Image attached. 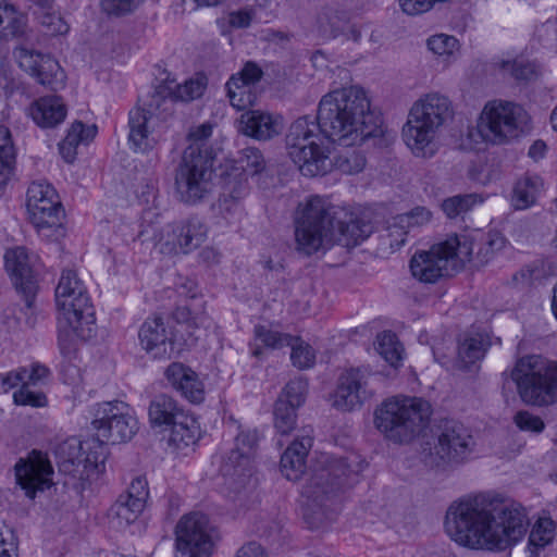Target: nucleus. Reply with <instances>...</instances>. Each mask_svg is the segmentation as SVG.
Returning a JSON list of instances; mask_svg holds the SVG:
<instances>
[{"label": "nucleus", "instance_id": "1", "mask_svg": "<svg viewBox=\"0 0 557 557\" xmlns=\"http://www.w3.org/2000/svg\"><path fill=\"white\" fill-rule=\"evenodd\" d=\"M524 508L515 502L480 496L451 504L445 529L458 545L488 550H505L527 534Z\"/></svg>", "mask_w": 557, "mask_h": 557}, {"label": "nucleus", "instance_id": "2", "mask_svg": "<svg viewBox=\"0 0 557 557\" xmlns=\"http://www.w3.org/2000/svg\"><path fill=\"white\" fill-rule=\"evenodd\" d=\"M97 441L67 445L66 456L59 463L65 474L81 481V487L98 480L106 470L104 443H124L136 434L138 425L131 407L120 400L98 404L91 422Z\"/></svg>", "mask_w": 557, "mask_h": 557}, {"label": "nucleus", "instance_id": "3", "mask_svg": "<svg viewBox=\"0 0 557 557\" xmlns=\"http://www.w3.org/2000/svg\"><path fill=\"white\" fill-rule=\"evenodd\" d=\"M372 232L373 226L369 222L319 196L300 203L295 218L296 248L307 256L334 244L351 249Z\"/></svg>", "mask_w": 557, "mask_h": 557}, {"label": "nucleus", "instance_id": "4", "mask_svg": "<svg viewBox=\"0 0 557 557\" xmlns=\"http://www.w3.org/2000/svg\"><path fill=\"white\" fill-rule=\"evenodd\" d=\"M315 120L329 140L345 147L359 145L381 134V120L371 111L368 95L359 86L324 95Z\"/></svg>", "mask_w": 557, "mask_h": 557}, {"label": "nucleus", "instance_id": "5", "mask_svg": "<svg viewBox=\"0 0 557 557\" xmlns=\"http://www.w3.org/2000/svg\"><path fill=\"white\" fill-rule=\"evenodd\" d=\"M325 467L315 471L301 491L304 517L310 528H319L332 519L339 504V494L357 482L364 463L356 455L327 458Z\"/></svg>", "mask_w": 557, "mask_h": 557}, {"label": "nucleus", "instance_id": "6", "mask_svg": "<svg viewBox=\"0 0 557 557\" xmlns=\"http://www.w3.org/2000/svg\"><path fill=\"white\" fill-rule=\"evenodd\" d=\"M54 297L59 348L71 360L77 350L76 339L87 341L95 335L94 308L83 281H59Z\"/></svg>", "mask_w": 557, "mask_h": 557}, {"label": "nucleus", "instance_id": "7", "mask_svg": "<svg viewBox=\"0 0 557 557\" xmlns=\"http://www.w3.org/2000/svg\"><path fill=\"white\" fill-rule=\"evenodd\" d=\"M453 115L451 101L444 95L431 92L418 99L403 126V139L411 153L423 159L435 156L438 133Z\"/></svg>", "mask_w": 557, "mask_h": 557}, {"label": "nucleus", "instance_id": "8", "mask_svg": "<svg viewBox=\"0 0 557 557\" xmlns=\"http://www.w3.org/2000/svg\"><path fill=\"white\" fill-rule=\"evenodd\" d=\"M432 406L420 397L394 396L374 411L375 428L396 444H409L428 428Z\"/></svg>", "mask_w": 557, "mask_h": 557}, {"label": "nucleus", "instance_id": "9", "mask_svg": "<svg viewBox=\"0 0 557 557\" xmlns=\"http://www.w3.org/2000/svg\"><path fill=\"white\" fill-rule=\"evenodd\" d=\"M330 141L315 119L301 116L289 127L286 146L289 158L302 175L326 174L332 168Z\"/></svg>", "mask_w": 557, "mask_h": 557}, {"label": "nucleus", "instance_id": "10", "mask_svg": "<svg viewBox=\"0 0 557 557\" xmlns=\"http://www.w3.org/2000/svg\"><path fill=\"white\" fill-rule=\"evenodd\" d=\"M510 376L525 405L546 407L557 403V361L542 355L523 356Z\"/></svg>", "mask_w": 557, "mask_h": 557}, {"label": "nucleus", "instance_id": "11", "mask_svg": "<svg viewBox=\"0 0 557 557\" xmlns=\"http://www.w3.org/2000/svg\"><path fill=\"white\" fill-rule=\"evenodd\" d=\"M213 156L209 149L188 146L175 171V193L180 201L197 205L213 189Z\"/></svg>", "mask_w": 557, "mask_h": 557}, {"label": "nucleus", "instance_id": "12", "mask_svg": "<svg viewBox=\"0 0 557 557\" xmlns=\"http://www.w3.org/2000/svg\"><path fill=\"white\" fill-rule=\"evenodd\" d=\"M525 119L527 113L520 106L492 100L484 106L469 137L476 143L481 139L486 144L505 145L519 136Z\"/></svg>", "mask_w": 557, "mask_h": 557}, {"label": "nucleus", "instance_id": "13", "mask_svg": "<svg viewBox=\"0 0 557 557\" xmlns=\"http://www.w3.org/2000/svg\"><path fill=\"white\" fill-rule=\"evenodd\" d=\"M209 228L198 216H188L166 224L158 234L152 225L145 226L138 233V238L144 243L149 239L163 255H187L199 248L208 237Z\"/></svg>", "mask_w": 557, "mask_h": 557}, {"label": "nucleus", "instance_id": "14", "mask_svg": "<svg viewBox=\"0 0 557 557\" xmlns=\"http://www.w3.org/2000/svg\"><path fill=\"white\" fill-rule=\"evenodd\" d=\"M175 99L171 85H161L151 95L145 107L129 112L128 140L135 152H146L156 144L151 136L156 121L165 120L172 114Z\"/></svg>", "mask_w": 557, "mask_h": 557}, {"label": "nucleus", "instance_id": "15", "mask_svg": "<svg viewBox=\"0 0 557 557\" xmlns=\"http://www.w3.org/2000/svg\"><path fill=\"white\" fill-rule=\"evenodd\" d=\"M28 218L38 234L46 238L63 235L64 210L57 190L46 182H33L26 194Z\"/></svg>", "mask_w": 557, "mask_h": 557}, {"label": "nucleus", "instance_id": "16", "mask_svg": "<svg viewBox=\"0 0 557 557\" xmlns=\"http://www.w3.org/2000/svg\"><path fill=\"white\" fill-rule=\"evenodd\" d=\"M257 443L256 431H242L233 447L221 455L220 472L230 492L238 494L251 484Z\"/></svg>", "mask_w": 557, "mask_h": 557}, {"label": "nucleus", "instance_id": "17", "mask_svg": "<svg viewBox=\"0 0 557 557\" xmlns=\"http://www.w3.org/2000/svg\"><path fill=\"white\" fill-rule=\"evenodd\" d=\"M473 447V437L461 422L444 420L437 425L436 443L428 453L424 450L423 460L430 467L462 462L472 454Z\"/></svg>", "mask_w": 557, "mask_h": 557}, {"label": "nucleus", "instance_id": "18", "mask_svg": "<svg viewBox=\"0 0 557 557\" xmlns=\"http://www.w3.org/2000/svg\"><path fill=\"white\" fill-rule=\"evenodd\" d=\"M212 528L201 512L184 515L175 527V557H210L213 549Z\"/></svg>", "mask_w": 557, "mask_h": 557}, {"label": "nucleus", "instance_id": "19", "mask_svg": "<svg viewBox=\"0 0 557 557\" xmlns=\"http://www.w3.org/2000/svg\"><path fill=\"white\" fill-rule=\"evenodd\" d=\"M372 376L373 372L367 366L346 369L338 377L333 406L342 411H351L360 407L373 395L370 386Z\"/></svg>", "mask_w": 557, "mask_h": 557}, {"label": "nucleus", "instance_id": "20", "mask_svg": "<svg viewBox=\"0 0 557 557\" xmlns=\"http://www.w3.org/2000/svg\"><path fill=\"white\" fill-rule=\"evenodd\" d=\"M14 469L17 484L29 498H34L38 491H45L52 484V466L40 451L34 450L27 459H21Z\"/></svg>", "mask_w": 557, "mask_h": 557}, {"label": "nucleus", "instance_id": "21", "mask_svg": "<svg viewBox=\"0 0 557 557\" xmlns=\"http://www.w3.org/2000/svg\"><path fill=\"white\" fill-rule=\"evenodd\" d=\"M414 278H445L459 273L460 264L447 258L441 244L430 250L416 252L409 263Z\"/></svg>", "mask_w": 557, "mask_h": 557}, {"label": "nucleus", "instance_id": "22", "mask_svg": "<svg viewBox=\"0 0 557 557\" xmlns=\"http://www.w3.org/2000/svg\"><path fill=\"white\" fill-rule=\"evenodd\" d=\"M262 75L260 66L248 61L240 72L231 76L226 83V89L230 102L234 108L244 110L253 104L256 95L252 92V87L261 79Z\"/></svg>", "mask_w": 557, "mask_h": 557}, {"label": "nucleus", "instance_id": "23", "mask_svg": "<svg viewBox=\"0 0 557 557\" xmlns=\"http://www.w3.org/2000/svg\"><path fill=\"white\" fill-rule=\"evenodd\" d=\"M164 375L171 387L191 404H201L205 400V384L190 367L172 362L165 369Z\"/></svg>", "mask_w": 557, "mask_h": 557}, {"label": "nucleus", "instance_id": "24", "mask_svg": "<svg viewBox=\"0 0 557 557\" xmlns=\"http://www.w3.org/2000/svg\"><path fill=\"white\" fill-rule=\"evenodd\" d=\"M432 212L425 207H414L410 211L399 214L388 225V233L382 239L392 251L398 250L406 243V235L411 231L428 225L432 220Z\"/></svg>", "mask_w": 557, "mask_h": 557}, {"label": "nucleus", "instance_id": "25", "mask_svg": "<svg viewBox=\"0 0 557 557\" xmlns=\"http://www.w3.org/2000/svg\"><path fill=\"white\" fill-rule=\"evenodd\" d=\"M490 343L481 333H467L458 341L457 356L453 368L462 373L475 372L484 358Z\"/></svg>", "mask_w": 557, "mask_h": 557}, {"label": "nucleus", "instance_id": "26", "mask_svg": "<svg viewBox=\"0 0 557 557\" xmlns=\"http://www.w3.org/2000/svg\"><path fill=\"white\" fill-rule=\"evenodd\" d=\"M311 430H302L281 457V472L290 481L301 478L306 469V458L312 446Z\"/></svg>", "mask_w": 557, "mask_h": 557}, {"label": "nucleus", "instance_id": "27", "mask_svg": "<svg viewBox=\"0 0 557 557\" xmlns=\"http://www.w3.org/2000/svg\"><path fill=\"white\" fill-rule=\"evenodd\" d=\"M139 341L153 358H165L173 350V342L162 318L147 319L139 330Z\"/></svg>", "mask_w": 557, "mask_h": 557}, {"label": "nucleus", "instance_id": "28", "mask_svg": "<svg viewBox=\"0 0 557 557\" xmlns=\"http://www.w3.org/2000/svg\"><path fill=\"white\" fill-rule=\"evenodd\" d=\"M223 194L218 203L219 213L227 222L238 220L243 214L242 199L247 195V186L243 178L222 175Z\"/></svg>", "mask_w": 557, "mask_h": 557}, {"label": "nucleus", "instance_id": "29", "mask_svg": "<svg viewBox=\"0 0 557 557\" xmlns=\"http://www.w3.org/2000/svg\"><path fill=\"white\" fill-rule=\"evenodd\" d=\"M186 414L184 408L173 397L160 394L153 397L148 407V418L152 428L171 429Z\"/></svg>", "mask_w": 557, "mask_h": 557}, {"label": "nucleus", "instance_id": "30", "mask_svg": "<svg viewBox=\"0 0 557 557\" xmlns=\"http://www.w3.org/2000/svg\"><path fill=\"white\" fill-rule=\"evenodd\" d=\"M33 121L42 128H52L66 116V107L58 96H45L35 100L28 108Z\"/></svg>", "mask_w": 557, "mask_h": 557}, {"label": "nucleus", "instance_id": "31", "mask_svg": "<svg viewBox=\"0 0 557 557\" xmlns=\"http://www.w3.org/2000/svg\"><path fill=\"white\" fill-rule=\"evenodd\" d=\"M30 36L28 17L8 0H0V37L3 39H24Z\"/></svg>", "mask_w": 557, "mask_h": 557}, {"label": "nucleus", "instance_id": "32", "mask_svg": "<svg viewBox=\"0 0 557 557\" xmlns=\"http://www.w3.org/2000/svg\"><path fill=\"white\" fill-rule=\"evenodd\" d=\"M319 26L325 36L344 41L359 42L362 37V25L351 22L344 13L331 12L320 16Z\"/></svg>", "mask_w": 557, "mask_h": 557}, {"label": "nucleus", "instance_id": "33", "mask_svg": "<svg viewBox=\"0 0 557 557\" xmlns=\"http://www.w3.org/2000/svg\"><path fill=\"white\" fill-rule=\"evenodd\" d=\"M282 129L280 119L261 111H248L240 116V131L259 140H267Z\"/></svg>", "mask_w": 557, "mask_h": 557}, {"label": "nucleus", "instance_id": "34", "mask_svg": "<svg viewBox=\"0 0 557 557\" xmlns=\"http://www.w3.org/2000/svg\"><path fill=\"white\" fill-rule=\"evenodd\" d=\"M267 168L262 152L255 147H247L238 152L235 160L228 161L222 175H232L244 180L247 186V176L263 172Z\"/></svg>", "mask_w": 557, "mask_h": 557}, {"label": "nucleus", "instance_id": "35", "mask_svg": "<svg viewBox=\"0 0 557 557\" xmlns=\"http://www.w3.org/2000/svg\"><path fill=\"white\" fill-rule=\"evenodd\" d=\"M4 267L8 274L15 278H33L40 275L38 258L29 255L24 247L8 249L4 253Z\"/></svg>", "mask_w": 557, "mask_h": 557}, {"label": "nucleus", "instance_id": "36", "mask_svg": "<svg viewBox=\"0 0 557 557\" xmlns=\"http://www.w3.org/2000/svg\"><path fill=\"white\" fill-rule=\"evenodd\" d=\"M16 164V148L9 127L0 125V196L12 178Z\"/></svg>", "mask_w": 557, "mask_h": 557}, {"label": "nucleus", "instance_id": "37", "mask_svg": "<svg viewBox=\"0 0 557 557\" xmlns=\"http://www.w3.org/2000/svg\"><path fill=\"white\" fill-rule=\"evenodd\" d=\"M144 509L139 503H133L120 496L109 509V522L112 528L123 530L134 523Z\"/></svg>", "mask_w": 557, "mask_h": 557}, {"label": "nucleus", "instance_id": "38", "mask_svg": "<svg viewBox=\"0 0 557 557\" xmlns=\"http://www.w3.org/2000/svg\"><path fill=\"white\" fill-rule=\"evenodd\" d=\"M543 182L539 176H524L519 180L512 191L511 202L517 210H524L535 203Z\"/></svg>", "mask_w": 557, "mask_h": 557}, {"label": "nucleus", "instance_id": "39", "mask_svg": "<svg viewBox=\"0 0 557 557\" xmlns=\"http://www.w3.org/2000/svg\"><path fill=\"white\" fill-rule=\"evenodd\" d=\"M200 431L197 421L187 413L171 428L170 444L176 449L187 448L199 440Z\"/></svg>", "mask_w": 557, "mask_h": 557}, {"label": "nucleus", "instance_id": "40", "mask_svg": "<svg viewBox=\"0 0 557 557\" xmlns=\"http://www.w3.org/2000/svg\"><path fill=\"white\" fill-rule=\"evenodd\" d=\"M475 240V235H454L441 243V245L447 258L456 260L460 264L461 270L466 261H471Z\"/></svg>", "mask_w": 557, "mask_h": 557}, {"label": "nucleus", "instance_id": "41", "mask_svg": "<svg viewBox=\"0 0 557 557\" xmlns=\"http://www.w3.org/2000/svg\"><path fill=\"white\" fill-rule=\"evenodd\" d=\"M555 536V523L550 518H540L529 534L528 552L531 557H539L540 550L549 545Z\"/></svg>", "mask_w": 557, "mask_h": 557}, {"label": "nucleus", "instance_id": "42", "mask_svg": "<svg viewBox=\"0 0 557 557\" xmlns=\"http://www.w3.org/2000/svg\"><path fill=\"white\" fill-rule=\"evenodd\" d=\"M375 349L392 367L397 368L403 360L404 348L395 333L384 331L376 336Z\"/></svg>", "mask_w": 557, "mask_h": 557}, {"label": "nucleus", "instance_id": "43", "mask_svg": "<svg viewBox=\"0 0 557 557\" xmlns=\"http://www.w3.org/2000/svg\"><path fill=\"white\" fill-rule=\"evenodd\" d=\"M33 77L42 86L54 90L62 86L64 82V73L58 61L48 54L41 59L38 71H35Z\"/></svg>", "mask_w": 557, "mask_h": 557}, {"label": "nucleus", "instance_id": "44", "mask_svg": "<svg viewBox=\"0 0 557 557\" xmlns=\"http://www.w3.org/2000/svg\"><path fill=\"white\" fill-rule=\"evenodd\" d=\"M482 202L483 199L478 194L456 195L444 199L441 208L448 219H456Z\"/></svg>", "mask_w": 557, "mask_h": 557}, {"label": "nucleus", "instance_id": "45", "mask_svg": "<svg viewBox=\"0 0 557 557\" xmlns=\"http://www.w3.org/2000/svg\"><path fill=\"white\" fill-rule=\"evenodd\" d=\"M428 49L437 58L448 61L455 58L460 50L459 40L447 34H436L428 38Z\"/></svg>", "mask_w": 557, "mask_h": 557}, {"label": "nucleus", "instance_id": "46", "mask_svg": "<svg viewBox=\"0 0 557 557\" xmlns=\"http://www.w3.org/2000/svg\"><path fill=\"white\" fill-rule=\"evenodd\" d=\"M500 70L508 73L516 81L529 82L540 74V66L534 61L524 59L504 60L499 63Z\"/></svg>", "mask_w": 557, "mask_h": 557}, {"label": "nucleus", "instance_id": "47", "mask_svg": "<svg viewBox=\"0 0 557 557\" xmlns=\"http://www.w3.org/2000/svg\"><path fill=\"white\" fill-rule=\"evenodd\" d=\"M52 4L50 8L38 7L40 11L36 13V17L41 26L44 34L48 36L65 35L70 26L64 18L55 11H52Z\"/></svg>", "mask_w": 557, "mask_h": 557}, {"label": "nucleus", "instance_id": "48", "mask_svg": "<svg viewBox=\"0 0 557 557\" xmlns=\"http://www.w3.org/2000/svg\"><path fill=\"white\" fill-rule=\"evenodd\" d=\"M253 333L255 339L265 348L282 349L292 344L293 335L282 333L267 325H256Z\"/></svg>", "mask_w": 557, "mask_h": 557}, {"label": "nucleus", "instance_id": "49", "mask_svg": "<svg viewBox=\"0 0 557 557\" xmlns=\"http://www.w3.org/2000/svg\"><path fill=\"white\" fill-rule=\"evenodd\" d=\"M292 348L290 360L293 364L300 369H309L315 363V351L306 342L298 336L292 337V344L288 345Z\"/></svg>", "mask_w": 557, "mask_h": 557}, {"label": "nucleus", "instance_id": "50", "mask_svg": "<svg viewBox=\"0 0 557 557\" xmlns=\"http://www.w3.org/2000/svg\"><path fill=\"white\" fill-rule=\"evenodd\" d=\"M308 391V383L301 377L290 380L283 388L277 400H283L285 406L298 409L304 405Z\"/></svg>", "mask_w": 557, "mask_h": 557}, {"label": "nucleus", "instance_id": "51", "mask_svg": "<svg viewBox=\"0 0 557 557\" xmlns=\"http://www.w3.org/2000/svg\"><path fill=\"white\" fill-rule=\"evenodd\" d=\"M297 409L285 406L283 400H276L274 407V428L281 435H288L296 428Z\"/></svg>", "mask_w": 557, "mask_h": 557}, {"label": "nucleus", "instance_id": "52", "mask_svg": "<svg viewBox=\"0 0 557 557\" xmlns=\"http://www.w3.org/2000/svg\"><path fill=\"white\" fill-rule=\"evenodd\" d=\"M557 276V263L548 258H536L521 269L522 278H548Z\"/></svg>", "mask_w": 557, "mask_h": 557}, {"label": "nucleus", "instance_id": "53", "mask_svg": "<svg viewBox=\"0 0 557 557\" xmlns=\"http://www.w3.org/2000/svg\"><path fill=\"white\" fill-rule=\"evenodd\" d=\"M45 55L46 54L33 49H27L24 46H17L13 50L14 60L17 62L18 66L30 76H33L35 71H38V65Z\"/></svg>", "mask_w": 557, "mask_h": 557}, {"label": "nucleus", "instance_id": "54", "mask_svg": "<svg viewBox=\"0 0 557 557\" xmlns=\"http://www.w3.org/2000/svg\"><path fill=\"white\" fill-rule=\"evenodd\" d=\"M205 88L206 83L203 78H190L184 84L172 87V95L175 100L187 102L199 98L203 94Z\"/></svg>", "mask_w": 557, "mask_h": 557}, {"label": "nucleus", "instance_id": "55", "mask_svg": "<svg viewBox=\"0 0 557 557\" xmlns=\"http://www.w3.org/2000/svg\"><path fill=\"white\" fill-rule=\"evenodd\" d=\"M336 168L346 174H356L366 166V158L358 150H348L335 158Z\"/></svg>", "mask_w": 557, "mask_h": 557}, {"label": "nucleus", "instance_id": "56", "mask_svg": "<svg viewBox=\"0 0 557 557\" xmlns=\"http://www.w3.org/2000/svg\"><path fill=\"white\" fill-rule=\"evenodd\" d=\"M137 193L140 202L148 207L144 214V222L147 221L148 215H158L157 213L151 212V208L158 207V182L153 178L147 180L146 183L139 187Z\"/></svg>", "mask_w": 557, "mask_h": 557}, {"label": "nucleus", "instance_id": "57", "mask_svg": "<svg viewBox=\"0 0 557 557\" xmlns=\"http://www.w3.org/2000/svg\"><path fill=\"white\" fill-rule=\"evenodd\" d=\"M173 319L189 331L202 326L207 318L202 312H193L189 307L182 305L173 311Z\"/></svg>", "mask_w": 557, "mask_h": 557}, {"label": "nucleus", "instance_id": "58", "mask_svg": "<svg viewBox=\"0 0 557 557\" xmlns=\"http://www.w3.org/2000/svg\"><path fill=\"white\" fill-rule=\"evenodd\" d=\"M482 239L484 247L478 252L479 263L487 262L494 252L502 250L506 245L505 237L498 232H490Z\"/></svg>", "mask_w": 557, "mask_h": 557}, {"label": "nucleus", "instance_id": "59", "mask_svg": "<svg viewBox=\"0 0 557 557\" xmlns=\"http://www.w3.org/2000/svg\"><path fill=\"white\" fill-rule=\"evenodd\" d=\"M513 422L524 432L541 433L545 429L542 418L528 410L518 411L513 417Z\"/></svg>", "mask_w": 557, "mask_h": 557}, {"label": "nucleus", "instance_id": "60", "mask_svg": "<svg viewBox=\"0 0 557 557\" xmlns=\"http://www.w3.org/2000/svg\"><path fill=\"white\" fill-rule=\"evenodd\" d=\"M30 386L22 385L13 395L14 403L20 406L44 407L47 404V397L41 392L29 389Z\"/></svg>", "mask_w": 557, "mask_h": 557}, {"label": "nucleus", "instance_id": "61", "mask_svg": "<svg viewBox=\"0 0 557 557\" xmlns=\"http://www.w3.org/2000/svg\"><path fill=\"white\" fill-rule=\"evenodd\" d=\"M122 496L133 503H139L140 507L145 508L147 499L149 497V487L147 479L143 475L133 479V481L129 484L127 494Z\"/></svg>", "mask_w": 557, "mask_h": 557}, {"label": "nucleus", "instance_id": "62", "mask_svg": "<svg viewBox=\"0 0 557 557\" xmlns=\"http://www.w3.org/2000/svg\"><path fill=\"white\" fill-rule=\"evenodd\" d=\"M97 134V127L95 125L85 126L82 122H75L72 124L64 139L67 144H87L95 138Z\"/></svg>", "mask_w": 557, "mask_h": 557}, {"label": "nucleus", "instance_id": "63", "mask_svg": "<svg viewBox=\"0 0 557 557\" xmlns=\"http://www.w3.org/2000/svg\"><path fill=\"white\" fill-rule=\"evenodd\" d=\"M138 3L139 0H101V8L109 15L121 16L133 12Z\"/></svg>", "mask_w": 557, "mask_h": 557}, {"label": "nucleus", "instance_id": "64", "mask_svg": "<svg viewBox=\"0 0 557 557\" xmlns=\"http://www.w3.org/2000/svg\"><path fill=\"white\" fill-rule=\"evenodd\" d=\"M0 557H17L13 532L0 525Z\"/></svg>", "mask_w": 557, "mask_h": 557}]
</instances>
